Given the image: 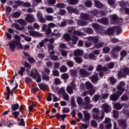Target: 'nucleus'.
Returning a JSON list of instances; mask_svg holds the SVG:
<instances>
[{"label":"nucleus","instance_id":"21","mask_svg":"<svg viewBox=\"0 0 129 129\" xmlns=\"http://www.w3.org/2000/svg\"><path fill=\"white\" fill-rule=\"evenodd\" d=\"M103 46H104V42H96V43H94L93 47L94 49H100V48H102Z\"/></svg>","mask_w":129,"mask_h":129},{"label":"nucleus","instance_id":"59","mask_svg":"<svg viewBox=\"0 0 129 129\" xmlns=\"http://www.w3.org/2000/svg\"><path fill=\"white\" fill-rule=\"evenodd\" d=\"M45 19H46V21L51 22V21H53V16H52L51 15H46V16H45Z\"/></svg>","mask_w":129,"mask_h":129},{"label":"nucleus","instance_id":"55","mask_svg":"<svg viewBox=\"0 0 129 129\" xmlns=\"http://www.w3.org/2000/svg\"><path fill=\"white\" fill-rule=\"evenodd\" d=\"M86 32L87 34H93V29L91 28H87L86 30Z\"/></svg>","mask_w":129,"mask_h":129},{"label":"nucleus","instance_id":"31","mask_svg":"<svg viewBox=\"0 0 129 129\" xmlns=\"http://www.w3.org/2000/svg\"><path fill=\"white\" fill-rule=\"evenodd\" d=\"M89 39L91 42L93 43H95V44H96V43L98 42V41H99V39H98V38L96 37H90Z\"/></svg>","mask_w":129,"mask_h":129},{"label":"nucleus","instance_id":"49","mask_svg":"<svg viewBox=\"0 0 129 129\" xmlns=\"http://www.w3.org/2000/svg\"><path fill=\"white\" fill-rule=\"evenodd\" d=\"M42 80H45L46 81H49L50 80V77L46 74H44L42 76Z\"/></svg>","mask_w":129,"mask_h":129},{"label":"nucleus","instance_id":"50","mask_svg":"<svg viewBox=\"0 0 129 129\" xmlns=\"http://www.w3.org/2000/svg\"><path fill=\"white\" fill-rule=\"evenodd\" d=\"M107 4L111 7H113V5L115 4V1L114 0H108Z\"/></svg>","mask_w":129,"mask_h":129},{"label":"nucleus","instance_id":"20","mask_svg":"<svg viewBox=\"0 0 129 129\" xmlns=\"http://www.w3.org/2000/svg\"><path fill=\"white\" fill-rule=\"evenodd\" d=\"M12 28H15L16 30H18V31H23V30L25 29L24 26H22V27H21V26L17 23L13 24Z\"/></svg>","mask_w":129,"mask_h":129},{"label":"nucleus","instance_id":"18","mask_svg":"<svg viewBox=\"0 0 129 129\" xmlns=\"http://www.w3.org/2000/svg\"><path fill=\"white\" fill-rule=\"evenodd\" d=\"M94 6L96 8L98 9H101V8H103V4L101 2H100L98 0H94Z\"/></svg>","mask_w":129,"mask_h":129},{"label":"nucleus","instance_id":"2","mask_svg":"<svg viewBox=\"0 0 129 129\" xmlns=\"http://www.w3.org/2000/svg\"><path fill=\"white\" fill-rule=\"evenodd\" d=\"M127 75H129V68L127 67H125L123 68L122 72L119 71L118 73V78H125L126 77Z\"/></svg>","mask_w":129,"mask_h":129},{"label":"nucleus","instance_id":"34","mask_svg":"<svg viewBox=\"0 0 129 129\" xmlns=\"http://www.w3.org/2000/svg\"><path fill=\"white\" fill-rule=\"evenodd\" d=\"M12 17L14 19H18V18H20V17H21V13L18 11H16L13 14Z\"/></svg>","mask_w":129,"mask_h":129},{"label":"nucleus","instance_id":"39","mask_svg":"<svg viewBox=\"0 0 129 129\" xmlns=\"http://www.w3.org/2000/svg\"><path fill=\"white\" fill-rule=\"evenodd\" d=\"M121 50V47L119 46H115L112 49V50L115 52H117V53H119V52H120Z\"/></svg>","mask_w":129,"mask_h":129},{"label":"nucleus","instance_id":"43","mask_svg":"<svg viewBox=\"0 0 129 129\" xmlns=\"http://www.w3.org/2000/svg\"><path fill=\"white\" fill-rule=\"evenodd\" d=\"M116 30V34L117 36H118V35H120V34H121L122 32V29H121V27L120 26L117 27Z\"/></svg>","mask_w":129,"mask_h":129},{"label":"nucleus","instance_id":"45","mask_svg":"<svg viewBox=\"0 0 129 129\" xmlns=\"http://www.w3.org/2000/svg\"><path fill=\"white\" fill-rule=\"evenodd\" d=\"M92 2L90 0L87 1L85 3V6L87 8H90L91 7H92Z\"/></svg>","mask_w":129,"mask_h":129},{"label":"nucleus","instance_id":"53","mask_svg":"<svg viewBox=\"0 0 129 129\" xmlns=\"http://www.w3.org/2000/svg\"><path fill=\"white\" fill-rule=\"evenodd\" d=\"M51 33H52V30L51 29V28H47L46 30H45V35L46 36H49Z\"/></svg>","mask_w":129,"mask_h":129},{"label":"nucleus","instance_id":"54","mask_svg":"<svg viewBox=\"0 0 129 129\" xmlns=\"http://www.w3.org/2000/svg\"><path fill=\"white\" fill-rule=\"evenodd\" d=\"M52 74L54 75V76H56V77H59V76H60V73L58 70H54L52 72Z\"/></svg>","mask_w":129,"mask_h":129},{"label":"nucleus","instance_id":"37","mask_svg":"<svg viewBox=\"0 0 129 129\" xmlns=\"http://www.w3.org/2000/svg\"><path fill=\"white\" fill-rule=\"evenodd\" d=\"M121 101H127L128 100V96L126 94H123L121 96Z\"/></svg>","mask_w":129,"mask_h":129},{"label":"nucleus","instance_id":"40","mask_svg":"<svg viewBox=\"0 0 129 129\" xmlns=\"http://www.w3.org/2000/svg\"><path fill=\"white\" fill-rule=\"evenodd\" d=\"M12 115H14V118L17 119V118L19 117V115H20V111H14L13 113H12Z\"/></svg>","mask_w":129,"mask_h":129},{"label":"nucleus","instance_id":"64","mask_svg":"<svg viewBox=\"0 0 129 129\" xmlns=\"http://www.w3.org/2000/svg\"><path fill=\"white\" fill-rule=\"evenodd\" d=\"M70 5H76V4H78V0H70Z\"/></svg>","mask_w":129,"mask_h":129},{"label":"nucleus","instance_id":"19","mask_svg":"<svg viewBox=\"0 0 129 129\" xmlns=\"http://www.w3.org/2000/svg\"><path fill=\"white\" fill-rule=\"evenodd\" d=\"M19 108L20 104H19V103H18L17 102H15V104H13L11 105V112H13V111H16V110H18V109H19Z\"/></svg>","mask_w":129,"mask_h":129},{"label":"nucleus","instance_id":"52","mask_svg":"<svg viewBox=\"0 0 129 129\" xmlns=\"http://www.w3.org/2000/svg\"><path fill=\"white\" fill-rule=\"evenodd\" d=\"M6 37L10 41L12 40V38H13V36L10 33H9V32H6L5 33Z\"/></svg>","mask_w":129,"mask_h":129},{"label":"nucleus","instance_id":"6","mask_svg":"<svg viewBox=\"0 0 129 129\" xmlns=\"http://www.w3.org/2000/svg\"><path fill=\"white\" fill-rule=\"evenodd\" d=\"M68 33L69 34H73L74 35H76V36H83V33L81 32H80L78 30H75V28L74 27H72L69 28L68 30Z\"/></svg>","mask_w":129,"mask_h":129},{"label":"nucleus","instance_id":"38","mask_svg":"<svg viewBox=\"0 0 129 129\" xmlns=\"http://www.w3.org/2000/svg\"><path fill=\"white\" fill-rule=\"evenodd\" d=\"M77 102L79 105H82V104L83 105V99H82L81 97H78Z\"/></svg>","mask_w":129,"mask_h":129},{"label":"nucleus","instance_id":"13","mask_svg":"<svg viewBox=\"0 0 129 129\" xmlns=\"http://www.w3.org/2000/svg\"><path fill=\"white\" fill-rule=\"evenodd\" d=\"M92 27L94 29V30L96 31L98 33H100L101 32H102V28H101V26H100V25H98V24H93Z\"/></svg>","mask_w":129,"mask_h":129},{"label":"nucleus","instance_id":"22","mask_svg":"<svg viewBox=\"0 0 129 129\" xmlns=\"http://www.w3.org/2000/svg\"><path fill=\"white\" fill-rule=\"evenodd\" d=\"M38 86L41 90H46V89L49 88V86L48 85L43 83L38 84Z\"/></svg>","mask_w":129,"mask_h":129},{"label":"nucleus","instance_id":"14","mask_svg":"<svg viewBox=\"0 0 129 129\" xmlns=\"http://www.w3.org/2000/svg\"><path fill=\"white\" fill-rule=\"evenodd\" d=\"M98 22L103 25H107L109 24V21L107 18H103L98 20Z\"/></svg>","mask_w":129,"mask_h":129},{"label":"nucleus","instance_id":"57","mask_svg":"<svg viewBox=\"0 0 129 129\" xmlns=\"http://www.w3.org/2000/svg\"><path fill=\"white\" fill-rule=\"evenodd\" d=\"M110 51V48L108 47H105L103 49V52L105 54H107V53H109Z\"/></svg>","mask_w":129,"mask_h":129},{"label":"nucleus","instance_id":"33","mask_svg":"<svg viewBox=\"0 0 129 129\" xmlns=\"http://www.w3.org/2000/svg\"><path fill=\"white\" fill-rule=\"evenodd\" d=\"M91 125L94 127V128H97L98 124H97V122L95 121V120H91Z\"/></svg>","mask_w":129,"mask_h":129},{"label":"nucleus","instance_id":"30","mask_svg":"<svg viewBox=\"0 0 129 129\" xmlns=\"http://www.w3.org/2000/svg\"><path fill=\"white\" fill-rule=\"evenodd\" d=\"M70 73L72 77L77 76V71L76 70L72 69L70 70Z\"/></svg>","mask_w":129,"mask_h":129},{"label":"nucleus","instance_id":"32","mask_svg":"<svg viewBox=\"0 0 129 129\" xmlns=\"http://www.w3.org/2000/svg\"><path fill=\"white\" fill-rule=\"evenodd\" d=\"M67 70H68V68L64 65H62L59 69L60 72L61 73H65L67 72Z\"/></svg>","mask_w":129,"mask_h":129},{"label":"nucleus","instance_id":"51","mask_svg":"<svg viewBox=\"0 0 129 129\" xmlns=\"http://www.w3.org/2000/svg\"><path fill=\"white\" fill-rule=\"evenodd\" d=\"M110 82L112 84H115V83H116L117 82V81H116V79L114 78V77H110Z\"/></svg>","mask_w":129,"mask_h":129},{"label":"nucleus","instance_id":"44","mask_svg":"<svg viewBox=\"0 0 129 129\" xmlns=\"http://www.w3.org/2000/svg\"><path fill=\"white\" fill-rule=\"evenodd\" d=\"M8 45L11 50L15 51L16 49V44L9 42Z\"/></svg>","mask_w":129,"mask_h":129},{"label":"nucleus","instance_id":"15","mask_svg":"<svg viewBox=\"0 0 129 129\" xmlns=\"http://www.w3.org/2000/svg\"><path fill=\"white\" fill-rule=\"evenodd\" d=\"M114 32H115L114 29L110 28L105 31V34L108 36H112L114 34Z\"/></svg>","mask_w":129,"mask_h":129},{"label":"nucleus","instance_id":"46","mask_svg":"<svg viewBox=\"0 0 129 129\" xmlns=\"http://www.w3.org/2000/svg\"><path fill=\"white\" fill-rule=\"evenodd\" d=\"M60 77L63 79V80H66L69 78V75L67 73H63L61 75Z\"/></svg>","mask_w":129,"mask_h":129},{"label":"nucleus","instance_id":"11","mask_svg":"<svg viewBox=\"0 0 129 129\" xmlns=\"http://www.w3.org/2000/svg\"><path fill=\"white\" fill-rule=\"evenodd\" d=\"M25 21L28 22V23H34V22H35V18H34V15L32 14H28L25 18Z\"/></svg>","mask_w":129,"mask_h":129},{"label":"nucleus","instance_id":"28","mask_svg":"<svg viewBox=\"0 0 129 129\" xmlns=\"http://www.w3.org/2000/svg\"><path fill=\"white\" fill-rule=\"evenodd\" d=\"M98 76H97V74L96 75H93L91 77V81L93 84H95L97 81H98Z\"/></svg>","mask_w":129,"mask_h":129},{"label":"nucleus","instance_id":"35","mask_svg":"<svg viewBox=\"0 0 129 129\" xmlns=\"http://www.w3.org/2000/svg\"><path fill=\"white\" fill-rule=\"evenodd\" d=\"M114 107L115 109H117V110H119L121 108H122V106L119 103H116L114 104Z\"/></svg>","mask_w":129,"mask_h":129},{"label":"nucleus","instance_id":"60","mask_svg":"<svg viewBox=\"0 0 129 129\" xmlns=\"http://www.w3.org/2000/svg\"><path fill=\"white\" fill-rule=\"evenodd\" d=\"M76 60V62L78 63V64H81V63H82V58L81 57H76L75 58Z\"/></svg>","mask_w":129,"mask_h":129},{"label":"nucleus","instance_id":"29","mask_svg":"<svg viewBox=\"0 0 129 129\" xmlns=\"http://www.w3.org/2000/svg\"><path fill=\"white\" fill-rule=\"evenodd\" d=\"M63 39L66 40L67 42H70L71 41V36H70V34L68 33L64 34L63 35Z\"/></svg>","mask_w":129,"mask_h":129},{"label":"nucleus","instance_id":"5","mask_svg":"<svg viewBox=\"0 0 129 129\" xmlns=\"http://www.w3.org/2000/svg\"><path fill=\"white\" fill-rule=\"evenodd\" d=\"M84 99L85 102L83 103V105H85V106L84 107V109H90V108H92V106H93V105L89 104L90 102V97L86 96Z\"/></svg>","mask_w":129,"mask_h":129},{"label":"nucleus","instance_id":"36","mask_svg":"<svg viewBox=\"0 0 129 129\" xmlns=\"http://www.w3.org/2000/svg\"><path fill=\"white\" fill-rule=\"evenodd\" d=\"M86 88L87 89H92L93 88V86L90 82H86Z\"/></svg>","mask_w":129,"mask_h":129},{"label":"nucleus","instance_id":"47","mask_svg":"<svg viewBox=\"0 0 129 129\" xmlns=\"http://www.w3.org/2000/svg\"><path fill=\"white\" fill-rule=\"evenodd\" d=\"M89 57V59H90L91 60H96V56H95V55H94V53H90Z\"/></svg>","mask_w":129,"mask_h":129},{"label":"nucleus","instance_id":"62","mask_svg":"<svg viewBox=\"0 0 129 129\" xmlns=\"http://www.w3.org/2000/svg\"><path fill=\"white\" fill-rule=\"evenodd\" d=\"M113 112L114 118H118V111L115 110H114Z\"/></svg>","mask_w":129,"mask_h":129},{"label":"nucleus","instance_id":"63","mask_svg":"<svg viewBox=\"0 0 129 129\" xmlns=\"http://www.w3.org/2000/svg\"><path fill=\"white\" fill-rule=\"evenodd\" d=\"M120 55L122 57H125V56H126V55H127V53L126 52V50H122L120 52Z\"/></svg>","mask_w":129,"mask_h":129},{"label":"nucleus","instance_id":"48","mask_svg":"<svg viewBox=\"0 0 129 129\" xmlns=\"http://www.w3.org/2000/svg\"><path fill=\"white\" fill-rule=\"evenodd\" d=\"M56 7L58 9H63V8H65V4L64 3H57L56 4Z\"/></svg>","mask_w":129,"mask_h":129},{"label":"nucleus","instance_id":"9","mask_svg":"<svg viewBox=\"0 0 129 129\" xmlns=\"http://www.w3.org/2000/svg\"><path fill=\"white\" fill-rule=\"evenodd\" d=\"M118 125L121 127V129H127L126 119L119 120L118 121Z\"/></svg>","mask_w":129,"mask_h":129},{"label":"nucleus","instance_id":"4","mask_svg":"<svg viewBox=\"0 0 129 129\" xmlns=\"http://www.w3.org/2000/svg\"><path fill=\"white\" fill-rule=\"evenodd\" d=\"M122 95V93L121 92L116 91V93L110 95V100H111V101L116 102Z\"/></svg>","mask_w":129,"mask_h":129},{"label":"nucleus","instance_id":"12","mask_svg":"<svg viewBox=\"0 0 129 129\" xmlns=\"http://www.w3.org/2000/svg\"><path fill=\"white\" fill-rule=\"evenodd\" d=\"M47 42H49V39L44 38L36 46V48H37V49H41V48H43V47L45 46V43H47Z\"/></svg>","mask_w":129,"mask_h":129},{"label":"nucleus","instance_id":"1","mask_svg":"<svg viewBox=\"0 0 129 129\" xmlns=\"http://www.w3.org/2000/svg\"><path fill=\"white\" fill-rule=\"evenodd\" d=\"M34 71H31V74L28 75V76L32 77V78H34L36 80V82L37 83H40L41 81H42V79L41 78V75L39 73V71L37 69H34Z\"/></svg>","mask_w":129,"mask_h":129},{"label":"nucleus","instance_id":"25","mask_svg":"<svg viewBox=\"0 0 129 129\" xmlns=\"http://www.w3.org/2000/svg\"><path fill=\"white\" fill-rule=\"evenodd\" d=\"M67 11L70 14H76L77 13V10L73 8L72 6H70L67 8Z\"/></svg>","mask_w":129,"mask_h":129},{"label":"nucleus","instance_id":"26","mask_svg":"<svg viewBox=\"0 0 129 129\" xmlns=\"http://www.w3.org/2000/svg\"><path fill=\"white\" fill-rule=\"evenodd\" d=\"M66 117H67V115L66 114H62L61 115L59 112H57L56 114V119H57V120H59L60 118H61V119L66 118Z\"/></svg>","mask_w":129,"mask_h":129},{"label":"nucleus","instance_id":"56","mask_svg":"<svg viewBox=\"0 0 129 129\" xmlns=\"http://www.w3.org/2000/svg\"><path fill=\"white\" fill-rule=\"evenodd\" d=\"M99 11L97 9H94L93 11H91L92 15L94 16H98Z\"/></svg>","mask_w":129,"mask_h":129},{"label":"nucleus","instance_id":"27","mask_svg":"<svg viewBox=\"0 0 129 129\" xmlns=\"http://www.w3.org/2000/svg\"><path fill=\"white\" fill-rule=\"evenodd\" d=\"M111 56L113 59H116L118 57L119 53L116 51L111 50L110 51Z\"/></svg>","mask_w":129,"mask_h":129},{"label":"nucleus","instance_id":"61","mask_svg":"<svg viewBox=\"0 0 129 129\" xmlns=\"http://www.w3.org/2000/svg\"><path fill=\"white\" fill-rule=\"evenodd\" d=\"M71 104L73 107H75L76 106V102H75V99L72 98L71 101Z\"/></svg>","mask_w":129,"mask_h":129},{"label":"nucleus","instance_id":"7","mask_svg":"<svg viewBox=\"0 0 129 129\" xmlns=\"http://www.w3.org/2000/svg\"><path fill=\"white\" fill-rule=\"evenodd\" d=\"M83 113L84 114V119L83 120V121L84 122H86L87 123H89V121L90 120V113L87 112V111L84 110L83 111Z\"/></svg>","mask_w":129,"mask_h":129},{"label":"nucleus","instance_id":"17","mask_svg":"<svg viewBox=\"0 0 129 129\" xmlns=\"http://www.w3.org/2000/svg\"><path fill=\"white\" fill-rule=\"evenodd\" d=\"M80 74L83 76L84 77H87L89 76V72H87L85 69H81L80 70Z\"/></svg>","mask_w":129,"mask_h":129},{"label":"nucleus","instance_id":"3","mask_svg":"<svg viewBox=\"0 0 129 129\" xmlns=\"http://www.w3.org/2000/svg\"><path fill=\"white\" fill-rule=\"evenodd\" d=\"M110 25H117L119 24V18H118V16L116 14H113L110 15Z\"/></svg>","mask_w":129,"mask_h":129},{"label":"nucleus","instance_id":"10","mask_svg":"<svg viewBox=\"0 0 129 129\" xmlns=\"http://www.w3.org/2000/svg\"><path fill=\"white\" fill-rule=\"evenodd\" d=\"M102 108L104 109V112L106 113H108L111 111V108L109 106V105L104 103L103 105H102Z\"/></svg>","mask_w":129,"mask_h":129},{"label":"nucleus","instance_id":"24","mask_svg":"<svg viewBox=\"0 0 129 129\" xmlns=\"http://www.w3.org/2000/svg\"><path fill=\"white\" fill-rule=\"evenodd\" d=\"M74 55L76 56H82L83 55V51L81 49L75 50L74 52Z\"/></svg>","mask_w":129,"mask_h":129},{"label":"nucleus","instance_id":"42","mask_svg":"<svg viewBox=\"0 0 129 129\" xmlns=\"http://www.w3.org/2000/svg\"><path fill=\"white\" fill-rule=\"evenodd\" d=\"M117 89L118 91L122 93V94L123 93L124 91H125V87H121V86H118L117 87Z\"/></svg>","mask_w":129,"mask_h":129},{"label":"nucleus","instance_id":"58","mask_svg":"<svg viewBox=\"0 0 129 129\" xmlns=\"http://www.w3.org/2000/svg\"><path fill=\"white\" fill-rule=\"evenodd\" d=\"M78 41V37H74L72 39V44L73 45H76Z\"/></svg>","mask_w":129,"mask_h":129},{"label":"nucleus","instance_id":"23","mask_svg":"<svg viewBox=\"0 0 129 129\" xmlns=\"http://www.w3.org/2000/svg\"><path fill=\"white\" fill-rule=\"evenodd\" d=\"M37 17L38 18V20L40 23H46V20H45V18H44L43 15H42L41 13H37Z\"/></svg>","mask_w":129,"mask_h":129},{"label":"nucleus","instance_id":"16","mask_svg":"<svg viewBox=\"0 0 129 129\" xmlns=\"http://www.w3.org/2000/svg\"><path fill=\"white\" fill-rule=\"evenodd\" d=\"M30 35L32 37H43V35H42V33H40V32L35 31H30Z\"/></svg>","mask_w":129,"mask_h":129},{"label":"nucleus","instance_id":"8","mask_svg":"<svg viewBox=\"0 0 129 129\" xmlns=\"http://www.w3.org/2000/svg\"><path fill=\"white\" fill-rule=\"evenodd\" d=\"M16 82V86L13 88V89L11 91V89H10L9 86L6 87V90L8 94H9L11 96H14V93L13 91L14 90L17 89L19 86V84L17 82V81H15Z\"/></svg>","mask_w":129,"mask_h":129},{"label":"nucleus","instance_id":"41","mask_svg":"<svg viewBox=\"0 0 129 129\" xmlns=\"http://www.w3.org/2000/svg\"><path fill=\"white\" fill-rule=\"evenodd\" d=\"M66 64L70 68H72V67H74V62H73L72 60L67 61Z\"/></svg>","mask_w":129,"mask_h":129}]
</instances>
